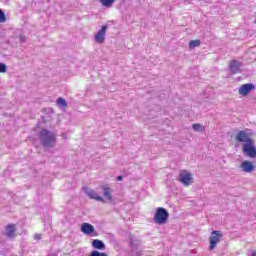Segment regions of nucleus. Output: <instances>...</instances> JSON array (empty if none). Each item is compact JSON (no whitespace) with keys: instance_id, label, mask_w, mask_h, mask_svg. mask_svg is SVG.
<instances>
[{"instance_id":"28","label":"nucleus","mask_w":256,"mask_h":256,"mask_svg":"<svg viewBox=\"0 0 256 256\" xmlns=\"http://www.w3.org/2000/svg\"><path fill=\"white\" fill-rule=\"evenodd\" d=\"M0 55H2V56H3V53H0Z\"/></svg>"},{"instance_id":"21","label":"nucleus","mask_w":256,"mask_h":256,"mask_svg":"<svg viewBox=\"0 0 256 256\" xmlns=\"http://www.w3.org/2000/svg\"><path fill=\"white\" fill-rule=\"evenodd\" d=\"M0 73H7V64L0 63Z\"/></svg>"},{"instance_id":"14","label":"nucleus","mask_w":256,"mask_h":256,"mask_svg":"<svg viewBox=\"0 0 256 256\" xmlns=\"http://www.w3.org/2000/svg\"><path fill=\"white\" fill-rule=\"evenodd\" d=\"M100 189L104 191L103 195L108 201H113V195H111V188H109L107 185H102L100 186Z\"/></svg>"},{"instance_id":"25","label":"nucleus","mask_w":256,"mask_h":256,"mask_svg":"<svg viewBox=\"0 0 256 256\" xmlns=\"http://www.w3.org/2000/svg\"><path fill=\"white\" fill-rule=\"evenodd\" d=\"M134 256H143V252L142 251H136Z\"/></svg>"},{"instance_id":"27","label":"nucleus","mask_w":256,"mask_h":256,"mask_svg":"<svg viewBox=\"0 0 256 256\" xmlns=\"http://www.w3.org/2000/svg\"><path fill=\"white\" fill-rule=\"evenodd\" d=\"M251 256H256V252L255 251L252 252Z\"/></svg>"},{"instance_id":"8","label":"nucleus","mask_w":256,"mask_h":256,"mask_svg":"<svg viewBox=\"0 0 256 256\" xmlns=\"http://www.w3.org/2000/svg\"><path fill=\"white\" fill-rule=\"evenodd\" d=\"M241 67H243L241 62L232 60L229 64V71L232 75H237V73H241Z\"/></svg>"},{"instance_id":"18","label":"nucleus","mask_w":256,"mask_h":256,"mask_svg":"<svg viewBox=\"0 0 256 256\" xmlns=\"http://www.w3.org/2000/svg\"><path fill=\"white\" fill-rule=\"evenodd\" d=\"M89 256H108L105 252H99L97 250H93Z\"/></svg>"},{"instance_id":"13","label":"nucleus","mask_w":256,"mask_h":256,"mask_svg":"<svg viewBox=\"0 0 256 256\" xmlns=\"http://www.w3.org/2000/svg\"><path fill=\"white\" fill-rule=\"evenodd\" d=\"M91 245L93 247V249H97L98 251H105V242H103L102 240L99 239H94L91 242Z\"/></svg>"},{"instance_id":"1","label":"nucleus","mask_w":256,"mask_h":256,"mask_svg":"<svg viewBox=\"0 0 256 256\" xmlns=\"http://www.w3.org/2000/svg\"><path fill=\"white\" fill-rule=\"evenodd\" d=\"M253 136V132L251 129H246V131L240 130L236 134V141L238 143H244L242 145V153L246 155V157H249L250 159H256V146H255V140H253L251 137Z\"/></svg>"},{"instance_id":"11","label":"nucleus","mask_w":256,"mask_h":256,"mask_svg":"<svg viewBox=\"0 0 256 256\" xmlns=\"http://www.w3.org/2000/svg\"><path fill=\"white\" fill-rule=\"evenodd\" d=\"M242 171L244 173H253V170L255 169V165H253V162L244 160L240 165Z\"/></svg>"},{"instance_id":"29","label":"nucleus","mask_w":256,"mask_h":256,"mask_svg":"<svg viewBox=\"0 0 256 256\" xmlns=\"http://www.w3.org/2000/svg\"><path fill=\"white\" fill-rule=\"evenodd\" d=\"M0 55H2V56H3V53H0Z\"/></svg>"},{"instance_id":"6","label":"nucleus","mask_w":256,"mask_h":256,"mask_svg":"<svg viewBox=\"0 0 256 256\" xmlns=\"http://www.w3.org/2000/svg\"><path fill=\"white\" fill-rule=\"evenodd\" d=\"M107 29H109V25H103L94 36L95 42L99 43V45H103V43H105V35L107 33Z\"/></svg>"},{"instance_id":"9","label":"nucleus","mask_w":256,"mask_h":256,"mask_svg":"<svg viewBox=\"0 0 256 256\" xmlns=\"http://www.w3.org/2000/svg\"><path fill=\"white\" fill-rule=\"evenodd\" d=\"M254 89H255V84L253 83L243 84L239 88V95H242L243 97H247V94H249Z\"/></svg>"},{"instance_id":"16","label":"nucleus","mask_w":256,"mask_h":256,"mask_svg":"<svg viewBox=\"0 0 256 256\" xmlns=\"http://www.w3.org/2000/svg\"><path fill=\"white\" fill-rule=\"evenodd\" d=\"M56 103H57L58 107H62V108L67 107V100H65L63 97H59L56 100Z\"/></svg>"},{"instance_id":"24","label":"nucleus","mask_w":256,"mask_h":256,"mask_svg":"<svg viewBox=\"0 0 256 256\" xmlns=\"http://www.w3.org/2000/svg\"><path fill=\"white\" fill-rule=\"evenodd\" d=\"M34 239H35V241H41L42 235L41 234H35Z\"/></svg>"},{"instance_id":"5","label":"nucleus","mask_w":256,"mask_h":256,"mask_svg":"<svg viewBox=\"0 0 256 256\" xmlns=\"http://www.w3.org/2000/svg\"><path fill=\"white\" fill-rule=\"evenodd\" d=\"M178 180L180 183H183L185 187H189L191 183H193V176L191 173L187 172L186 170H183L178 177Z\"/></svg>"},{"instance_id":"20","label":"nucleus","mask_w":256,"mask_h":256,"mask_svg":"<svg viewBox=\"0 0 256 256\" xmlns=\"http://www.w3.org/2000/svg\"><path fill=\"white\" fill-rule=\"evenodd\" d=\"M192 128L194 131H198V132L203 131V126L201 124H193Z\"/></svg>"},{"instance_id":"23","label":"nucleus","mask_w":256,"mask_h":256,"mask_svg":"<svg viewBox=\"0 0 256 256\" xmlns=\"http://www.w3.org/2000/svg\"><path fill=\"white\" fill-rule=\"evenodd\" d=\"M19 41H20V43H25V41H27V37L25 35H20Z\"/></svg>"},{"instance_id":"26","label":"nucleus","mask_w":256,"mask_h":256,"mask_svg":"<svg viewBox=\"0 0 256 256\" xmlns=\"http://www.w3.org/2000/svg\"><path fill=\"white\" fill-rule=\"evenodd\" d=\"M116 181H123V175L117 176Z\"/></svg>"},{"instance_id":"4","label":"nucleus","mask_w":256,"mask_h":256,"mask_svg":"<svg viewBox=\"0 0 256 256\" xmlns=\"http://www.w3.org/2000/svg\"><path fill=\"white\" fill-rule=\"evenodd\" d=\"M221 239H223V233H221V231H219V230L212 231L211 236H210L209 250L213 251V249H215V247H217V243H219V241H221Z\"/></svg>"},{"instance_id":"22","label":"nucleus","mask_w":256,"mask_h":256,"mask_svg":"<svg viewBox=\"0 0 256 256\" xmlns=\"http://www.w3.org/2000/svg\"><path fill=\"white\" fill-rule=\"evenodd\" d=\"M130 247H137V244H135V238H133V236H130Z\"/></svg>"},{"instance_id":"10","label":"nucleus","mask_w":256,"mask_h":256,"mask_svg":"<svg viewBox=\"0 0 256 256\" xmlns=\"http://www.w3.org/2000/svg\"><path fill=\"white\" fill-rule=\"evenodd\" d=\"M80 231L82 233H84V235H95V226L94 225H91L87 222H84L82 225H81V228H80Z\"/></svg>"},{"instance_id":"7","label":"nucleus","mask_w":256,"mask_h":256,"mask_svg":"<svg viewBox=\"0 0 256 256\" xmlns=\"http://www.w3.org/2000/svg\"><path fill=\"white\" fill-rule=\"evenodd\" d=\"M84 193L90 197V199H95V201H100L101 203H105V199H103L98 193L97 191L89 188V187H83L82 188Z\"/></svg>"},{"instance_id":"17","label":"nucleus","mask_w":256,"mask_h":256,"mask_svg":"<svg viewBox=\"0 0 256 256\" xmlns=\"http://www.w3.org/2000/svg\"><path fill=\"white\" fill-rule=\"evenodd\" d=\"M100 3L103 7H113L115 0H100Z\"/></svg>"},{"instance_id":"19","label":"nucleus","mask_w":256,"mask_h":256,"mask_svg":"<svg viewBox=\"0 0 256 256\" xmlns=\"http://www.w3.org/2000/svg\"><path fill=\"white\" fill-rule=\"evenodd\" d=\"M7 21V16H5V12L0 9V23H5Z\"/></svg>"},{"instance_id":"2","label":"nucleus","mask_w":256,"mask_h":256,"mask_svg":"<svg viewBox=\"0 0 256 256\" xmlns=\"http://www.w3.org/2000/svg\"><path fill=\"white\" fill-rule=\"evenodd\" d=\"M40 145L44 149H53L57 145V134L49 131L47 128H42L38 133Z\"/></svg>"},{"instance_id":"12","label":"nucleus","mask_w":256,"mask_h":256,"mask_svg":"<svg viewBox=\"0 0 256 256\" xmlns=\"http://www.w3.org/2000/svg\"><path fill=\"white\" fill-rule=\"evenodd\" d=\"M15 231H17L15 224H8L6 226V237L8 239H15Z\"/></svg>"},{"instance_id":"3","label":"nucleus","mask_w":256,"mask_h":256,"mask_svg":"<svg viewBox=\"0 0 256 256\" xmlns=\"http://www.w3.org/2000/svg\"><path fill=\"white\" fill-rule=\"evenodd\" d=\"M153 220L156 225H165L169 221V211L163 207H158L154 213Z\"/></svg>"},{"instance_id":"15","label":"nucleus","mask_w":256,"mask_h":256,"mask_svg":"<svg viewBox=\"0 0 256 256\" xmlns=\"http://www.w3.org/2000/svg\"><path fill=\"white\" fill-rule=\"evenodd\" d=\"M201 46V40H191L189 42V49H195V47Z\"/></svg>"}]
</instances>
